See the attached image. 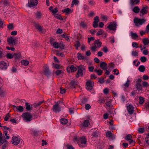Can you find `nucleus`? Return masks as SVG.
I'll return each instance as SVG.
<instances>
[{
  "instance_id": "obj_1",
  "label": "nucleus",
  "mask_w": 149,
  "mask_h": 149,
  "mask_svg": "<svg viewBox=\"0 0 149 149\" xmlns=\"http://www.w3.org/2000/svg\"><path fill=\"white\" fill-rule=\"evenodd\" d=\"M18 40V38L14 36H10L8 38L7 41L9 45L14 46L16 45Z\"/></svg>"
},
{
  "instance_id": "obj_2",
  "label": "nucleus",
  "mask_w": 149,
  "mask_h": 149,
  "mask_svg": "<svg viewBox=\"0 0 149 149\" xmlns=\"http://www.w3.org/2000/svg\"><path fill=\"white\" fill-rule=\"evenodd\" d=\"M77 143L80 147L84 148L86 146L87 144V139L84 137L82 136L80 138Z\"/></svg>"
},
{
  "instance_id": "obj_3",
  "label": "nucleus",
  "mask_w": 149,
  "mask_h": 149,
  "mask_svg": "<svg viewBox=\"0 0 149 149\" xmlns=\"http://www.w3.org/2000/svg\"><path fill=\"white\" fill-rule=\"evenodd\" d=\"M146 21V20L145 19L139 18L137 17L135 18L134 19V22L135 25L139 27L144 23Z\"/></svg>"
},
{
  "instance_id": "obj_4",
  "label": "nucleus",
  "mask_w": 149,
  "mask_h": 149,
  "mask_svg": "<svg viewBox=\"0 0 149 149\" xmlns=\"http://www.w3.org/2000/svg\"><path fill=\"white\" fill-rule=\"evenodd\" d=\"M21 116L23 118V120L26 122L30 121L32 118V115L28 112H26L23 113Z\"/></svg>"
},
{
  "instance_id": "obj_5",
  "label": "nucleus",
  "mask_w": 149,
  "mask_h": 149,
  "mask_svg": "<svg viewBox=\"0 0 149 149\" xmlns=\"http://www.w3.org/2000/svg\"><path fill=\"white\" fill-rule=\"evenodd\" d=\"M22 140L19 136H13L12 138L11 142L13 145L16 146L19 144Z\"/></svg>"
},
{
  "instance_id": "obj_6",
  "label": "nucleus",
  "mask_w": 149,
  "mask_h": 149,
  "mask_svg": "<svg viewBox=\"0 0 149 149\" xmlns=\"http://www.w3.org/2000/svg\"><path fill=\"white\" fill-rule=\"evenodd\" d=\"M50 43L51 45H53L54 48L56 49L60 48L62 49H64V45L63 44L56 42H53V40L51 39L50 41Z\"/></svg>"
},
{
  "instance_id": "obj_7",
  "label": "nucleus",
  "mask_w": 149,
  "mask_h": 149,
  "mask_svg": "<svg viewBox=\"0 0 149 149\" xmlns=\"http://www.w3.org/2000/svg\"><path fill=\"white\" fill-rule=\"evenodd\" d=\"M62 103L61 101L55 102V104L53 106V110L55 113H57L60 111L61 109V107L59 104Z\"/></svg>"
},
{
  "instance_id": "obj_8",
  "label": "nucleus",
  "mask_w": 149,
  "mask_h": 149,
  "mask_svg": "<svg viewBox=\"0 0 149 149\" xmlns=\"http://www.w3.org/2000/svg\"><path fill=\"white\" fill-rule=\"evenodd\" d=\"M43 69L42 73L48 76L51 74V72L49 70V68L47 64H45L43 67Z\"/></svg>"
},
{
  "instance_id": "obj_9",
  "label": "nucleus",
  "mask_w": 149,
  "mask_h": 149,
  "mask_svg": "<svg viewBox=\"0 0 149 149\" xmlns=\"http://www.w3.org/2000/svg\"><path fill=\"white\" fill-rule=\"evenodd\" d=\"M85 67L84 65H80L78 67V70L77 74L76 77H78L79 76H82L83 72L85 71Z\"/></svg>"
},
{
  "instance_id": "obj_10",
  "label": "nucleus",
  "mask_w": 149,
  "mask_h": 149,
  "mask_svg": "<svg viewBox=\"0 0 149 149\" xmlns=\"http://www.w3.org/2000/svg\"><path fill=\"white\" fill-rule=\"evenodd\" d=\"M117 25V22L115 21H114L110 23L107 26V28L110 30L115 31L116 29Z\"/></svg>"
},
{
  "instance_id": "obj_11",
  "label": "nucleus",
  "mask_w": 149,
  "mask_h": 149,
  "mask_svg": "<svg viewBox=\"0 0 149 149\" xmlns=\"http://www.w3.org/2000/svg\"><path fill=\"white\" fill-rule=\"evenodd\" d=\"M9 66L8 63L3 61H0V70H5Z\"/></svg>"
},
{
  "instance_id": "obj_12",
  "label": "nucleus",
  "mask_w": 149,
  "mask_h": 149,
  "mask_svg": "<svg viewBox=\"0 0 149 149\" xmlns=\"http://www.w3.org/2000/svg\"><path fill=\"white\" fill-rule=\"evenodd\" d=\"M34 25L35 28L38 29L40 32L44 33L46 30L42 28V26H41L39 24L34 22L33 23Z\"/></svg>"
},
{
  "instance_id": "obj_13",
  "label": "nucleus",
  "mask_w": 149,
  "mask_h": 149,
  "mask_svg": "<svg viewBox=\"0 0 149 149\" xmlns=\"http://www.w3.org/2000/svg\"><path fill=\"white\" fill-rule=\"evenodd\" d=\"M38 2L37 0H28V3L27 5L29 7L31 8L36 6Z\"/></svg>"
},
{
  "instance_id": "obj_14",
  "label": "nucleus",
  "mask_w": 149,
  "mask_h": 149,
  "mask_svg": "<svg viewBox=\"0 0 149 149\" xmlns=\"http://www.w3.org/2000/svg\"><path fill=\"white\" fill-rule=\"evenodd\" d=\"M9 3L7 0H1L0 1V7H3L4 8L6 6H9Z\"/></svg>"
},
{
  "instance_id": "obj_15",
  "label": "nucleus",
  "mask_w": 149,
  "mask_h": 149,
  "mask_svg": "<svg viewBox=\"0 0 149 149\" xmlns=\"http://www.w3.org/2000/svg\"><path fill=\"white\" fill-rule=\"evenodd\" d=\"M93 82L88 81L86 82V88L88 90H91L92 89L93 86Z\"/></svg>"
},
{
  "instance_id": "obj_16",
  "label": "nucleus",
  "mask_w": 149,
  "mask_h": 149,
  "mask_svg": "<svg viewBox=\"0 0 149 149\" xmlns=\"http://www.w3.org/2000/svg\"><path fill=\"white\" fill-rule=\"evenodd\" d=\"M77 70V68L73 65H71L70 67H68L67 68V71L68 73H70V71L71 72H74Z\"/></svg>"
},
{
  "instance_id": "obj_17",
  "label": "nucleus",
  "mask_w": 149,
  "mask_h": 149,
  "mask_svg": "<svg viewBox=\"0 0 149 149\" xmlns=\"http://www.w3.org/2000/svg\"><path fill=\"white\" fill-rule=\"evenodd\" d=\"M147 6L145 7H143L142 8V9L140 10L139 14L141 17H142L144 14H146L147 13Z\"/></svg>"
},
{
  "instance_id": "obj_18",
  "label": "nucleus",
  "mask_w": 149,
  "mask_h": 149,
  "mask_svg": "<svg viewBox=\"0 0 149 149\" xmlns=\"http://www.w3.org/2000/svg\"><path fill=\"white\" fill-rule=\"evenodd\" d=\"M134 107L132 105H129L127 107V109L129 113L130 114H132L134 112Z\"/></svg>"
},
{
  "instance_id": "obj_19",
  "label": "nucleus",
  "mask_w": 149,
  "mask_h": 149,
  "mask_svg": "<svg viewBox=\"0 0 149 149\" xmlns=\"http://www.w3.org/2000/svg\"><path fill=\"white\" fill-rule=\"evenodd\" d=\"M7 143V141L4 139V138H3L2 134L1 132H0V144H2Z\"/></svg>"
},
{
  "instance_id": "obj_20",
  "label": "nucleus",
  "mask_w": 149,
  "mask_h": 149,
  "mask_svg": "<svg viewBox=\"0 0 149 149\" xmlns=\"http://www.w3.org/2000/svg\"><path fill=\"white\" fill-rule=\"evenodd\" d=\"M7 93L6 91L2 88H0V95L1 97H4Z\"/></svg>"
},
{
  "instance_id": "obj_21",
  "label": "nucleus",
  "mask_w": 149,
  "mask_h": 149,
  "mask_svg": "<svg viewBox=\"0 0 149 149\" xmlns=\"http://www.w3.org/2000/svg\"><path fill=\"white\" fill-rule=\"evenodd\" d=\"M70 86V88L73 89L74 88H75L76 87V86L77 85V83L76 82H75L74 80H72L70 82V83L69 84Z\"/></svg>"
},
{
  "instance_id": "obj_22",
  "label": "nucleus",
  "mask_w": 149,
  "mask_h": 149,
  "mask_svg": "<svg viewBox=\"0 0 149 149\" xmlns=\"http://www.w3.org/2000/svg\"><path fill=\"white\" fill-rule=\"evenodd\" d=\"M63 13H65L66 14H69L72 12V10H71L69 8H66L62 10Z\"/></svg>"
},
{
  "instance_id": "obj_23",
  "label": "nucleus",
  "mask_w": 149,
  "mask_h": 149,
  "mask_svg": "<svg viewBox=\"0 0 149 149\" xmlns=\"http://www.w3.org/2000/svg\"><path fill=\"white\" fill-rule=\"evenodd\" d=\"M107 64L104 62H101L100 63V67L103 70H107Z\"/></svg>"
},
{
  "instance_id": "obj_24",
  "label": "nucleus",
  "mask_w": 149,
  "mask_h": 149,
  "mask_svg": "<svg viewBox=\"0 0 149 149\" xmlns=\"http://www.w3.org/2000/svg\"><path fill=\"white\" fill-rule=\"evenodd\" d=\"M142 40L144 46L147 45L149 44V39L147 38H143Z\"/></svg>"
},
{
  "instance_id": "obj_25",
  "label": "nucleus",
  "mask_w": 149,
  "mask_h": 149,
  "mask_svg": "<svg viewBox=\"0 0 149 149\" xmlns=\"http://www.w3.org/2000/svg\"><path fill=\"white\" fill-rule=\"evenodd\" d=\"M139 0H130V4L132 6L136 5L139 3Z\"/></svg>"
},
{
  "instance_id": "obj_26",
  "label": "nucleus",
  "mask_w": 149,
  "mask_h": 149,
  "mask_svg": "<svg viewBox=\"0 0 149 149\" xmlns=\"http://www.w3.org/2000/svg\"><path fill=\"white\" fill-rule=\"evenodd\" d=\"M77 57L79 60H85L86 59V58L85 56H83L81 53H78L77 55Z\"/></svg>"
},
{
  "instance_id": "obj_27",
  "label": "nucleus",
  "mask_w": 149,
  "mask_h": 149,
  "mask_svg": "<svg viewBox=\"0 0 149 149\" xmlns=\"http://www.w3.org/2000/svg\"><path fill=\"white\" fill-rule=\"evenodd\" d=\"M3 136L6 140L9 139L10 138L9 134L6 131H4Z\"/></svg>"
},
{
  "instance_id": "obj_28",
  "label": "nucleus",
  "mask_w": 149,
  "mask_h": 149,
  "mask_svg": "<svg viewBox=\"0 0 149 149\" xmlns=\"http://www.w3.org/2000/svg\"><path fill=\"white\" fill-rule=\"evenodd\" d=\"M130 36L133 39H136L139 37L138 35L136 33H133L132 32H130Z\"/></svg>"
},
{
  "instance_id": "obj_29",
  "label": "nucleus",
  "mask_w": 149,
  "mask_h": 149,
  "mask_svg": "<svg viewBox=\"0 0 149 149\" xmlns=\"http://www.w3.org/2000/svg\"><path fill=\"white\" fill-rule=\"evenodd\" d=\"M36 17L38 19H40L42 16V13L40 11H37L36 13Z\"/></svg>"
},
{
  "instance_id": "obj_30",
  "label": "nucleus",
  "mask_w": 149,
  "mask_h": 149,
  "mask_svg": "<svg viewBox=\"0 0 149 149\" xmlns=\"http://www.w3.org/2000/svg\"><path fill=\"white\" fill-rule=\"evenodd\" d=\"M89 123V121L88 120H85L82 123V126L87 127H88Z\"/></svg>"
},
{
  "instance_id": "obj_31",
  "label": "nucleus",
  "mask_w": 149,
  "mask_h": 149,
  "mask_svg": "<svg viewBox=\"0 0 149 149\" xmlns=\"http://www.w3.org/2000/svg\"><path fill=\"white\" fill-rule=\"evenodd\" d=\"M21 56V55L20 53H15L13 54V57L15 60L18 59Z\"/></svg>"
},
{
  "instance_id": "obj_32",
  "label": "nucleus",
  "mask_w": 149,
  "mask_h": 149,
  "mask_svg": "<svg viewBox=\"0 0 149 149\" xmlns=\"http://www.w3.org/2000/svg\"><path fill=\"white\" fill-rule=\"evenodd\" d=\"M39 132V131L33 130H31V134L34 136H37L38 135Z\"/></svg>"
},
{
  "instance_id": "obj_33",
  "label": "nucleus",
  "mask_w": 149,
  "mask_h": 149,
  "mask_svg": "<svg viewBox=\"0 0 149 149\" xmlns=\"http://www.w3.org/2000/svg\"><path fill=\"white\" fill-rule=\"evenodd\" d=\"M26 109L27 111H30L32 109V107L28 103L26 102L25 103Z\"/></svg>"
},
{
  "instance_id": "obj_34",
  "label": "nucleus",
  "mask_w": 149,
  "mask_h": 149,
  "mask_svg": "<svg viewBox=\"0 0 149 149\" xmlns=\"http://www.w3.org/2000/svg\"><path fill=\"white\" fill-rule=\"evenodd\" d=\"M140 10V9L138 6H135L132 9V11L134 13H137Z\"/></svg>"
},
{
  "instance_id": "obj_35",
  "label": "nucleus",
  "mask_w": 149,
  "mask_h": 149,
  "mask_svg": "<svg viewBox=\"0 0 149 149\" xmlns=\"http://www.w3.org/2000/svg\"><path fill=\"white\" fill-rule=\"evenodd\" d=\"M21 63L22 65L25 66H26L29 64V62L27 60H22L21 61Z\"/></svg>"
},
{
  "instance_id": "obj_36",
  "label": "nucleus",
  "mask_w": 149,
  "mask_h": 149,
  "mask_svg": "<svg viewBox=\"0 0 149 149\" xmlns=\"http://www.w3.org/2000/svg\"><path fill=\"white\" fill-rule=\"evenodd\" d=\"M24 110V109L22 106H17V110H16L15 111L17 112L19 111L20 112H22Z\"/></svg>"
},
{
  "instance_id": "obj_37",
  "label": "nucleus",
  "mask_w": 149,
  "mask_h": 149,
  "mask_svg": "<svg viewBox=\"0 0 149 149\" xmlns=\"http://www.w3.org/2000/svg\"><path fill=\"white\" fill-rule=\"evenodd\" d=\"M138 70L140 72H143L145 70V68L143 65H141L139 67Z\"/></svg>"
},
{
  "instance_id": "obj_38",
  "label": "nucleus",
  "mask_w": 149,
  "mask_h": 149,
  "mask_svg": "<svg viewBox=\"0 0 149 149\" xmlns=\"http://www.w3.org/2000/svg\"><path fill=\"white\" fill-rule=\"evenodd\" d=\"M80 25L83 28H85L87 27V24L84 21H82L81 22Z\"/></svg>"
},
{
  "instance_id": "obj_39",
  "label": "nucleus",
  "mask_w": 149,
  "mask_h": 149,
  "mask_svg": "<svg viewBox=\"0 0 149 149\" xmlns=\"http://www.w3.org/2000/svg\"><path fill=\"white\" fill-rule=\"evenodd\" d=\"M102 43L101 42H100L99 40H96L95 42L94 45H97L98 47H100Z\"/></svg>"
},
{
  "instance_id": "obj_40",
  "label": "nucleus",
  "mask_w": 149,
  "mask_h": 149,
  "mask_svg": "<svg viewBox=\"0 0 149 149\" xmlns=\"http://www.w3.org/2000/svg\"><path fill=\"white\" fill-rule=\"evenodd\" d=\"M60 122L62 124H65L68 123L67 120L65 118H62L61 119Z\"/></svg>"
},
{
  "instance_id": "obj_41",
  "label": "nucleus",
  "mask_w": 149,
  "mask_h": 149,
  "mask_svg": "<svg viewBox=\"0 0 149 149\" xmlns=\"http://www.w3.org/2000/svg\"><path fill=\"white\" fill-rule=\"evenodd\" d=\"M55 52H56V55L57 56H60L62 57L64 56V55L63 53L61 52H60L58 50H56Z\"/></svg>"
},
{
  "instance_id": "obj_42",
  "label": "nucleus",
  "mask_w": 149,
  "mask_h": 149,
  "mask_svg": "<svg viewBox=\"0 0 149 149\" xmlns=\"http://www.w3.org/2000/svg\"><path fill=\"white\" fill-rule=\"evenodd\" d=\"M99 135V133L97 131H94L92 134V136L95 137H97Z\"/></svg>"
},
{
  "instance_id": "obj_43",
  "label": "nucleus",
  "mask_w": 149,
  "mask_h": 149,
  "mask_svg": "<svg viewBox=\"0 0 149 149\" xmlns=\"http://www.w3.org/2000/svg\"><path fill=\"white\" fill-rule=\"evenodd\" d=\"M79 2L78 0H72L71 7H73L74 5H77L78 3Z\"/></svg>"
},
{
  "instance_id": "obj_44",
  "label": "nucleus",
  "mask_w": 149,
  "mask_h": 149,
  "mask_svg": "<svg viewBox=\"0 0 149 149\" xmlns=\"http://www.w3.org/2000/svg\"><path fill=\"white\" fill-rule=\"evenodd\" d=\"M52 67L56 69H58L60 68V67L58 64L53 63L52 64Z\"/></svg>"
},
{
  "instance_id": "obj_45",
  "label": "nucleus",
  "mask_w": 149,
  "mask_h": 149,
  "mask_svg": "<svg viewBox=\"0 0 149 149\" xmlns=\"http://www.w3.org/2000/svg\"><path fill=\"white\" fill-rule=\"evenodd\" d=\"M135 87L138 90H141L142 88V86L141 84L139 83H137L135 85Z\"/></svg>"
},
{
  "instance_id": "obj_46",
  "label": "nucleus",
  "mask_w": 149,
  "mask_h": 149,
  "mask_svg": "<svg viewBox=\"0 0 149 149\" xmlns=\"http://www.w3.org/2000/svg\"><path fill=\"white\" fill-rule=\"evenodd\" d=\"M88 3L90 5L93 6L95 5V2L93 0H89Z\"/></svg>"
},
{
  "instance_id": "obj_47",
  "label": "nucleus",
  "mask_w": 149,
  "mask_h": 149,
  "mask_svg": "<svg viewBox=\"0 0 149 149\" xmlns=\"http://www.w3.org/2000/svg\"><path fill=\"white\" fill-rule=\"evenodd\" d=\"M4 51L3 49L0 48V58H2L4 56Z\"/></svg>"
},
{
  "instance_id": "obj_48",
  "label": "nucleus",
  "mask_w": 149,
  "mask_h": 149,
  "mask_svg": "<svg viewBox=\"0 0 149 149\" xmlns=\"http://www.w3.org/2000/svg\"><path fill=\"white\" fill-rule=\"evenodd\" d=\"M132 138V136L130 134H129L127 135L125 137V139L129 141Z\"/></svg>"
},
{
  "instance_id": "obj_49",
  "label": "nucleus",
  "mask_w": 149,
  "mask_h": 149,
  "mask_svg": "<svg viewBox=\"0 0 149 149\" xmlns=\"http://www.w3.org/2000/svg\"><path fill=\"white\" fill-rule=\"evenodd\" d=\"M132 55L134 56H138V53L136 51H133L132 52Z\"/></svg>"
},
{
  "instance_id": "obj_50",
  "label": "nucleus",
  "mask_w": 149,
  "mask_h": 149,
  "mask_svg": "<svg viewBox=\"0 0 149 149\" xmlns=\"http://www.w3.org/2000/svg\"><path fill=\"white\" fill-rule=\"evenodd\" d=\"M6 57L7 58L9 59H12L13 57V55L10 53H8L6 55Z\"/></svg>"
},
{
  "instance_id": "obj_51",
  "label": "nucleus",
  "mask_w": 149,
  "mask_h": 149,
  "mask_svg": "<svg viewBox=\"0 0 149 149\" xmlns=\"http://www.w3.org/2000/svg\"><path fill=\"white\" fill-rule=\"evenodd\" d=\"M139 104H142L144 102V98L140 96L139 97Z\"/></svg>"
},
{
  "instance_id": "obj_52",
  "label": "nucleus",
  "mask_w": 149,
  "mask_h": 149,
  "mask_svg": "<svg viewBox=\"0 0 149 149\" xmlns=\"http://www.w3.org/2000/svg\"><path fill=\"white\" fill-rule=\"evenodd\" d=\"M97 47L96 45H94L92 46L90 48L91 49L93 52H95L96 51Z\"/></svg>"
},
{
  "instance_id": "obj_53",
  "label": "nucleus",
  "mask_w": 149,
  "mask_h": 149,
  "mask_svg": "<svg viewBox=\"0 0 149 149\" xmlns=\"http://www.w3.org/2000/svg\"><path fill=\"white\" fill-rule=\"evenodd\" d=\"M140 60L142 62H145L147 61V58L145 56H142L140 58Z\"/></svg>"
},
{
  "instance_id": "obj_54",
  "label": "nucleus",
  "mask_w": 149,
  "mask_h": 149,
  "mask_svg": "<svg viewBox=\"0 0 149 149\" xmlns=\"http://www.w3.org/2000/svg\"><path fill=\"white\" fill-rule=\"evenodd\" d=\"M55 16V17L59 19L62 20L63 19L61 17V16L60 15H58V14H55L54 15Z\"/></svg>"
},
{
  "instance_id": "obj_55",
  "label": "nucleus",
  "mask_w": 149,
  "mask_h": 149,
  "mask_svg": "<svg viewBox=\"0 0 149 149\" xmlns=\"http://www.w3.org/2000/svg\"><path fill=\"white\" fill-rule=\"evenodd\" d=\"M10 117V115L9 113H8L4 118V120L6 121L8 120V118Z\"/></svg>"
},
{
  "instance_id": "obj_56",
  "label": "nucleus",
  "mask_w": 149,
  "mask_h": 149,
  "mask_svg": "<svg viewBox=\"0 0 149 149\" xmlns=\"http://www.w3.org/2000/svg\"><path fill=\"white\" fill-rule=\"evenodd\" d=\"M80 46V44L79 41H78L76 42V44L75 45V46L77 49H78V47Z\"/></svg>"
},
{
  "instance_id": "obj_57",
  "label": "nucleus",
  "mask_w": 149,
  "mask_h": 149,
  "mask_svg": "<svg viewBox=\"0 0 149 149\" xmlns=\"http://www.w3.org/2000/svg\"><path fill=\"white\" fill-rule=\"evenodd\" d=\"M106 135L107 137H111V136L112 133L108 131L106 132Z\"/></svg>"
},
{
  "instance_id": "obj_58",
  "label": "nucleus",
  "mask_w": 149,
  "mask_h": 149,
  "mask_svg": "<svg viewBox=\"0 0 149 149\" xmlns=\"http://www.w3.org/2000/svg\"><path fill=\"white\" fill-rule=\"evenodd\" d=\"M130 81L129 80L127 79L126 82L124 84V86L126 87H128L130 85Z\"/></svg>"
},
{
  "instance_id": "obj_59",
  "label": "nucleus",
  "mask_w": 149,
  "mask_h": 149,
  "mask_svg": "<svg viewBox=\"0 0 149 149\" xmlns=\"http://www.w3.org/2000/svg\"><path fill=\"white\" fill-rule=\"evenodd\" d=\"M101 18L103 21L106 22L107 20V17L104 15L102 16Z\"/></svg>"
},
{
  "instance_id": "obj_60",
  "label": "nucleus",
  "mask_w": 149,
  "mask_h": 149,
  "mask_svg": "<svg viewBox=\"0 0 149 149\" xmlns=\"http://www.w3.org/2000/svg\"><path fill=\"white\" fill-rule=\"evenodd\" d=\"M94 21H93V22H97L98 23L99 21V17L97 16H95L94 19Z\"/></svg>"
},
{
  "instance_id": "obj_61",
  "label": "nucleus",
  "mask_w": 149,
  "mask_h": 149,
  "mask_svg": "<svg viewBox=\"0 0 149 149\" xmlns=\"http://www.w3.org/2000/svg\"><path fill=\"white\" fill-rule=\"evenodd\" d=\"M143 85L144 87H147L149 84L147 82L145 81H143L142 82Z\"/></svg>"
},
{
  "instance_id": "obj_62",
  "label": "nucleus",
  "mask_w": 149,
  "mask_h": 149,
  "mask_svg": "<svg viewBox=\"0 0 149 149\" xmlns=\"http://www.w3.org/2000/svg\"><path fill=\"white\" fill-rule=\"evenodd\" d=\"M144 129L143 128H140L138 129L139 133H143L144 132Z\"/></svg>"
},
{
  "instance_id": "obj_63",
  "label": "nucleus",
  "mask_w": 149,
  "mask_h": 149,
  "mask_svg": "<svg viewBox=\"0 0 149 149\" xmlns=\"http://www.w3.org/2000/svg\"><path fill=\"white\" fill-rule=\"evenodd\" d=\"M62 73V71L61 70H57L55 72V73L56 75L58 76L60 74Z\"/></svg>"
},
{
  "instance_id": "obj_64",
  "label": "nucleus",
  "mask_w": 149,
  "mask_h": 149,
  "mask_svg": "<svg viewBox=\"0 0 149 149\" xmlns=\"http://www.w3.org/2000/svg\"><path fill=\"white\" fill-rule=\"evenodd\" d=\"M145 107L147 110H149V101L145 104Z\"/></svg>"
}]
</instances>
